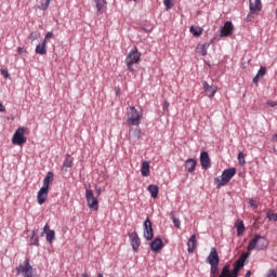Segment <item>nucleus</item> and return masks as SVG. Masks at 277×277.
<instances>
[{
    "instance_id": "f257e3e1",
    "label": "nucleus",
    "mask_w": 277,
    "mask_h": 277,
    "mask_svg": "<svg viewBox=\"0 0 277 277\" xmlns=\"http://www.w3.org/2000/svg\"><path fill=\"white\" fill-rule=\"evenodd\" d=\"M246 258L242 254L235 263L233 272H230V266L225 265L219 277H239V272L243 267Z\"/></svg>"
},
{
    "instance_id": "f03ea898",
    "label": "nucleus",
    "mask_w": 277,
    "mask_h": 277,
    "mask_svg": "<svg viewBox=\"0 0 277 277\" xmlns=\"http://www.w3.org/2000/svg\"><path fill=\"white\" fill-rule=\"evenodd\" d=\"M268 246L269 241L265 237L256 235L250 240L247 250L252 251L258 249V251L261 252V250H267Z\"/></svg>"
},
{
    "instance_id": "7ed1b4c3",
    "label": "nucleus",
    "mask_w": 277,
    "mask_h": 277,
    "mask_svg": "<svg viewBox=\"0 0 277 277\" xmlns=\"http://www.w3.org/2000/svg\"><path fill=\"white\" fill-rule=\"evenodd\" d=\"M235 174H237V169L235 168L225 169L222 172V175L214 180L216 189H220V187H224V185H227V183H230V179H233Z\"/></svg>"
},
{
    "instance_id": "20e7f679",
    "label": "nucleus",
    "mask_w": 277,
    "mask_h": 277,
    "mask_svg": "<svg viewBox=\"0 0 277 277\" xmlns=\"http://www.w3.org/2000/svg\"><path fill=\"white\" fill-rule=\"evenodd\" d=\"M140 60H142V53L137 50V48L131 50L126 57L128 70L133 71V64H138Z\"/></svg>"
},
{
    "instance_id": "39448f33",
    "label": "nucleus",
    "mask_w": 277,
    "mask_h": 277,
    "mask_svg": "<svg viewBox=\"0 0 277 277\" xmlns=\"http://www.w3.org/2000/svg\"><path fill=\"white\" fill-rule=\"evenodd\" d=\"M15 272L21 274L23 277H34V266H31L28 259L19 263V265L15 268Z\"/></svg>"
},
{
    "instance_id": "423d86ee",
    "label": "nucleus",
    "mask_w": 277,
    "mask_h": 277,
    "mask_svg": "<svg viewBox=\"0 0 277 277\" xmlns=\"http://www.w3.org/2000/svg\"><path fill=\"white\" fill-rule=\"evenodd\" d=\"M142 122V114L140 111L131 106L128 110V124H131V127H137Z\"/></svg>"
},
{
    "instance_id": "0eeeda50",
    "label": "nucleus",
    "mask_w": 277,
    "mask_h": 277,
    "mask_svg": "<svg viewBox=\"0 0 277 277\" xmlns=\"http://www.w3.org/2000/svg\"><path fill=\"white\" fill-rule=\"evenodd\" d=\"M87 205L92 211H98V198L94 196V190L85 189Z\"/></svg>"
},
{
    "instance_id": "6e6552de",
    "label": "nucleus",
    "mask_w": 277,
    "mask_h": 277,
    "mask_svg": "<svg viewBox=\"0 0 277 277\" xmlns=\"http://www.w3.org/2000/svg\"><path fill=\"white\" fill-rule=\"evenodd\" d=\"M250 13L247 15V22L252 23L254 16L252 14H259L261 11V0H249Z\"/></svg>"
},
{
    "instance_id": "1a4fd4ad",
    "label": "nucleus",
    "mask_w": 277,
    "mask_h": 277,
    "mask_svg": "<svg viewBox=\"0 0 277 277\" xmlns=\"http://www.w3.org/2000/svg\"><path fill=\"white\" fill-rule=\"evenodd\" d=\"M143 235L146 241H153V237H155L150 217H147L143 223Z\"/></svg>"
},
{
    "instance_id": "9d476101",
    "label": "nucleus",
    "mask_w": 277,
    "mask_h": 277,
    "mask_svg": "<svg viewBox=\"0 0 277 277\" xmlns=\"http://www.w3.org/2000/svg\"><path fill=\"white\" fill-rule=\"evenodd\" d=\"M27 142L25 137V128H18L12 137V143L16 144L17 146H23Z\"/></svg>"
},
{
    "instance_id": "9b49d317",
    "label": "nucleus",
    "mask_w": 277,
    "mask_h": 277,
    "mask_svg": "<svg viewBox=\"0 0 277 277\" xmlns=\"http://www.w3.org/2000/svg\"><path fill=\"white\" fill-rule=\"evenodd\" d=\"M233 31H235V26H233V22H226L224 26L221 28L220 38L233 36Z\"/></svg>"
},
{
    "instance_id": "f8f14e48",
    "label": "nucleus",
    "mask_w": 277,
    "mask_h": 277,
    "mask_svg": "<svg viewBox=\"0 0 277 277\" xmlns=\"http://www.w3.org/2000/svg\"><path fill=\"white\" fill-rule=\"evenodd\" d=\"M203 90L207 94V96H209V98H213V96H215L216 92H217V87L214 84H211L207 81H201Z\"/></svg>"
},
{
    "instance_id": "ddd939ff",
    "label": "nucleus",
    "mask_w": 277,
    "mask_h": 277,
    "mask_svg": "<svg viewBox=\"0 0 277 277\" xmlns=\"http://www.w3.org/2000/svg\"><path fill=\"white\" fill-rule=\"evenodd\" d=\"M44 235H47L48 243H53V241H55V230L49 228V224L44 225L41 237H44Z\"/></svg>"
},
{
    "instance_id": "4468645a",
    "label": "nucleus",
    "mask_w": 277,
    "mask_h": 277,
    "mask_svg": "<svg viewBox=\"0 0 277 277\" xmlns=\"http://www.w3.org/2000/svg\"><path fill=\"white\" fill-rule=\"evenodd\" d=\"M47 198H49V188L41 186L37 194V201L39 205H44V202H47Z\"/></svg>"
},
{
    "instance_id": "2eb2a0df",
    "label": "nucleus",
    "mask_w": 277,
    "mask_h": 277,
    "mask_svg": "<svg viewBox=\"0 0 277 277\" xmlns=\"http://www.w3.org/2000/svg\"><path fill=\"white\" fill-rule=\"evenodd\" d=\"M206 263H209V265H215L216 263H220V255L217 254V250H215V248L211 249Z\"/></svg>"
},
{
    "instance_id": "dca6fc26",
    "label": "nucleus",
    "mask_w": 277,
    "mask_h": 277,
    "mask_svg": "<svg viewBox=\"0 0 277 277\" xmlns=\"http://www.w3.org/2000/svg\"><path fill=\"white\" fill-rule=\"evenodd\" d=\"M200 163H201V167L205 170H209V168H211V158H209V153L201 151V154H200Z\"/></svg>"
},
{
    "instance_id": "f3484780",
    "label": "nucleus",
    "mask_w": 277,
    "mask_h": 277,
    "mask_svg": "<svg viewBox=\"0 0 277 277\" xmlns=\"http://www.w3.org/2000/svg\"><path fill=\"white\" fill-rule=\"evenodd\" d=\"M129 238L133 250L136 251L140 248V236L137 235V232L130 233Z\"/></svg>"
},
{
    "instance_id": "a211bd4d",
    "label": "nucleus",
    "mask_w": 277,
    "mask_h": 277,
    "mask_svg": "<svg viewBox=\"0 0 277 277\" xmlns=\"http://www.w3.org/2000/svg\"><path fill=\"white\" fill-rule=\"evenodd\" d=\"M163 249V240L161 238H155L154 241L150 242V250L153 252H159V250Z\"/></svg>"
},
{
    "instance_id": "6ab92c4d",
    "label": "nucleus",
    "mask_w": 277,
    "mask_h": 277,
    "mask_svg": "<svg viewBox=\"0 0 277 277\" xmlns=\"http://www.w3.org/2000/svg\"><path fill=\"white\" fill-rule=\"evenodd\" d=\"M72 161H75V158L67 154L62 166V172H68V168H72Z\"/></svg>"
},
{
    "instance_id": "aec40b11",
    "label": "nucleus",
    "mask_w": 277,
    "mask_h": 277,
    "mask_svg": "<svg viewBox=\"0 0 277 277\" xmlns=\"http://www.w3.org/2000/svg\"><path fill=\"white\" fill-rule=\"evenodd\" d=\"M35 52L37 55H47V39L37 44Z\"/></svg>"
},
{
    "instance_id": "412c9836",
    "label": "nucleus",
    "mask_w": 277,
    "mask_h": 277,
    "mask_svg": "<svg viewBox=\"0 0 277 277\" xmlns=\"http://www.w3.org/2000/svg\"><path fill=\"white\" fill-rule=\"evenodd\" d=\"M196 234H193L190 238L188 239L187 246H188V254H194V250H196Z\"/></svg>"
},
{
    "instance_id": "4be33fe9",
    "label": "nucleus",
    "mask_w": 277,
    "mask_h": 277,
    "mask_svg": "<svg viewBox=\"0 0 277 277\" xmlns=\"http://www.w3.org/2000/svg\"><path fill=\"white\" fill-rule=\"evenodd\" d=\"M95 8L100 14L107 10V0H95Z\"/></svg>"
},
{
    "instance_id": "5701e85b",
    "label": "nucleus",
    "mask_w": 277,
    "mask_h": 277,
    "mask_svg": "<svg viewBox=\"0 0 277 277\" xmlns=\"http://www.w3.org/2000/svg\"><path fill=\"white\" fill-rule=\"evenodd\" d=\"M196 160L195 159H187L185 162V170L186 172H194L196 170Z\"/></svg>"
},
{
    "instance_id": "b1692460",
    "label": "nucleus",
    "mask_w": 277,
    "mask_h": 277,
    "mask_svg": "<svg viewBox=\"0 0 277 277\" xmlns=\"http://www.w3.org/2000/svg\"><path fill=\"white\" fill-rule=\"evenodd\" d=\"M141 174L142 176H149L150 175V164L148 161H143L141 167Z\"/></svg>"
},
{
    "instance_id": "393cba45",
    "label": "nucleus",
    "mask_w": 277,
    "mask_h": 277,
    "mask_svg": "<svg viewBox=\"0 0 277 277\" xmlns=\"http://www.w3.org/2000/svg\"><path fill=\"white\" fill-rule=\"evenodd\" d=\"M53 172H48L45 177L43 179V185L42 187H45V189H49V185H51V183L53 182Z\"/></svg>"
},
{
    "instance_id": "a878e982",
    "label": "nucleus",
    "mask_w": 277,
    "mask_h": 277,
    "mask_svg": "<svg viewBox=\"0 0 277 277\" xmlns=\"http://www.w3.org/2000/svg\"><path fill=\"white\" fill-rule=\"evenodd\" d=\"M209 47H211V43L209 42L198 45L197 53H200V55L202 56L207 55V51H209Z\"/></svg>"
},
{
    "instance_id": "bb28decb",
    "label": "nucleus",
    "mask_w": 277,
    "mask_h": 277,
    "mask_svg": "<svg viewBox=\"0 0 277 277\" xmlns=\"http://www.w3.org/2000/svg\"><path fill=\"white\" fill-rule=\"evenodd\" d=\"M147 192H149L151 198H157V196H159V187L157 185H149Z\"/></svg>"
},
{
    "instance_id": "cd10ccee",
    "label": "nucleus",
    "mask_w": 277,
    "mask_h": 277,
    "mask_svg": "<svg viewBox=\"0 0 277 277\" xmlns=\"http://www.w3.org/2000/svg\"><path fill=\"white\" fill-rule=\"evenodd\" d=\"M237 234L243 235V230H246V226L243 225V221H238L236 225Z\"/></svg>"
},
{
    "instance_id": "c85d7f7f",
    "label": "nucleus",
    "mask_w": 277,
    "mask_h": 277,
    "mask_svg": "<svg viewBox=\"0 0 277 277\" xmlns=\"http://www.w3.org/2000/svg\"><path fill=\"white\" fill-rule=\"evenodd\" d=\"M189 31H190V34H193V36H195V38L202 36V30L200 28H196V27L192 26L189 28Z\"/></svg>"
},
{
    "instance_id": "c756f323",
    "label": "nucleus",
    "mask_w": 277,
    "mask_h": 277,
    "mask_svg": "<svg viewBox=\"0 0 277 277\" xmlns=\"http://www.w3.org/2000/svg\"><path fill=\"white\" fill-rule=\"evenodd\" d=\"M52 0H41L40 5L38 6L40 10H49V5H51Z\"/></svg>"
},
{
    "instance_id": "7c9ffc66",
    "label": "nucleus",
    "mask_w": 277,
    "mask_h": 277,
    "mask_svg": "<svg viewBox=\"0 0 277 277\" xmlns=\"http://www.w3.org/2000/svg\"><path fill=\"white\" fill-rule=\"evenodd\" d=\"M30 246H40V240L38 236H36V232H32V236L30 238Z\"/></svg>"
},
{
    "instance_id": "2f4dec72",
    "label": "nucleus",
    "mask_w": 277,
    "mask_h": 277,
    "mask_svg": "<svg viewBox=\"0 0 277 277\" xmlns=\"http://www.w3.org/2000/svg\"><path fill=\"white\" fill-rule=\"evenodd\" d=\"M211 265V275L215 276V274H220V263L210 264Z\"/></svg>"
},
{
    "instance_id": "473e14b6",
    "label": "nucleus",
    "mask_w": 277,
    "mask_h": 277,
    "mask_svg": "<svg viewBox=\"0 0 277 277\" xmlns=\"http://www.w3.org/2000/svg\"><path fill=\"white\" fill-rule=\"evenodd\" d=\"M238 161L240 166H246V154L243 151L238 154Z\"/></svg>"
},
{
    "instance_id": "72a5a7b5",
    "label": "nucleus",
    "mask_w": 277,
    "mask_h": 277,
    "mask_svg": "<svg viewBox=\"0 0 277 277\" xmlns=\"http://www.w3.org/2000/svg\"><path fill=\"white\" fill-rule=\"evenodd\" d=\"M266 72H267V67L262 66V67H260L256 76L260 77V79H261V78L265 77Z\"/></svg>"
},
{
    "instance_id": "f704fd0d",
    "label": "nucleus",
    "mask_w": 277,
    "mask_h": 277,
    "mask_svg": "<svg viewBox=\"0 0 277 277\" xmlns=\"http://www.w3.org/2000/svg\"><path fill=\"white\" fill-rule=\"evenodd\" d=\"M40 38V32L38 31H32L30 35H29V40H31V42L38 40Z\"/></svg>"
},
{
    "instance_id": "c9c22d12",
    "label": "nucleus",
    "mask_w": 277,
    "mask_h": 277,
    "mask_svg": "<svg viewBox=\"0 0 277 277\" xmlns=\"http://www.w3.org/2000/svg\"><path fill=\"white\" fill-rule=\"evenodd\" d=\"M163 4L166 5L167 10H172L174 6V0H163Z\"/></svg>"
},
{
    "instance_id": "e433bc0d",
    "label": "nucleus",
    "mask_w": 277,
    "mask_h": 277,
    "mask_svg": "<svg viewBox=\"0 0 277 277\" xmlns=\"http://www.w3.org/2000/svg\"><path fill=\"white\" fill-rule=\"evenodd\" d=\"M267 217L271 222H277V213H268Z\"/></svg>"
},
{
    "instance_id": "4c0bfd02",
    "label": "nucleus",
    "mask_w": 277,
    "mask_h": 277,
    "mask_svg": "<svg viewBox=\"0 0 277 277\" xmlns=\"http://www.w3.org/2000/svg\"><path fill=\"white\" fill-rule=\"evenodd\" d=\"M266 277H277V271L276 269H269L266 274Z\"/></svg>"
},
{
    "instance_id": "58836bf2",
    "label": "nucleus",
    "mask_w": 277,
    "mask_h": 277,
    "mask_svg": "<svg viewBox=\"0 0 277 277\" xmlns=\"http://www.w3.org/2000/svg\"><path fill=\"white\" fill-rule=\"evenodd\" d=\"M173 224H174L175 228H181V220L174 217L173 219Z\"/></svg>"
},
{
    "instance_id": "ea45409f",
    "label": "nucleus",
    "mask_w": 277,
    "mask_h": 277,
    "mask_svg": "<svg viewBox=\"0 0 277 277\" xmlns=\"http://www.w3.org/2000/svg\"><path fill=\"white\" fill-rule=\"evenodd\" d=\"M249 205L250 207H253V209H256L259 207L255 199H250Z\"/></svg>"
},
{
    "instance_id": "a19ab883",
    "label": "nucleus",
    "mask_w": 277,
    "mask_h": 277,
    "mask_svg": "<svg viewBox=\"0 0 277 277\" xmlns=\"http://www.w3.org/2000/svg\"><path fill=\"white\" fill-rule=\"evenodd\" d=\"M1 75H2V77H4V79H9L10 78V74L8 72L6 69H2L1 70Z\"/></svg>"
},
{
    "instance_id": "79ce46f5",
    "label": "nucleus",
    "mask_w": 277,
    "mask_h": 277,
    "mask_svg": "<svg viewBox=\"0 0 277 277\" xmlns=\"http://www.w3.org/2000/svg\"><path fill=\"white\" fill-rule=\"evenodd\" d=\"M51 38H53V32H47V35L43 39V40H45V44H47V40H51Z\"/></svg>"
},
{
    "instance_id": "37998d69",
    "label": "nucleus",
    "mask_w": 277,
    "mask_h": 277,
    "mask_svg": "<svg viewBox=\"0 0 277 277\" xmlns=\"http://www.w3.org/2000/svg\"><path fill=\"white\" fill-rule=\"evenodd\" d=\"M162 108H163V111H168V109H170V102H164Z\"/></svg>"
},
{
    "instance_id": "c03bdc74",
    "label": "nucleus",
    "mask_w": 277,
    "mask_h": 277,
    "mask_svg": "<svg viewBox=\"0 0 277 277\" xmlns=\"http://www.w3.org/2000/svg\"><path fill=\"white\" fill-rule=\"evenodd\" d=\"M102 188L101 186H95V194L96 196H101Z\"/></svg>"
},
{
    "instance_id": "a18cd8bd",
    "label": "nucleus",
    "mask_w": 277,
    "mask_h": 277,
    "mask_svg": "<svg viewBox=\"0 0 277 277\" xmlns=\"http://www.w3.org/2000/svg\"><path fill=\"white\" fill-rule=\"evenodd\" d=\"M268 107H277V102H268Z\"/></svg>"
},
{
    "instance_id": "49530a36",
    "label": "nucleus",
    "mask_w": 277,
    "mask_h": 277,
    "mask_svg": "<svg viewBox=\"0 0 277 277\" xmlns=\"http://www.w3.org/2000/svg\"><path fill=\"white\" fill-rule=\"evenodd\" d=\"M259 81H261V77L255 76V77L253 78V83H259Z\"/></svg>"
},
{
    "instance_id": "de8ad7c7",
    "label": "nucleus",
    "mask_w": 277,
    "mask_h": 277,
    "mask_svg": "<svg viewBox=\"0 0 277 277\" xmlns=\"http://www.w3.org/2000/svg\"><path fill=\"white\" fill-rule=\"evenodd\" d=\"M5 111V106H3V104L0 103V113Z\"/></svg>"
},
{
    "instance_id": "09e8293b",
    "label": "nucleus",
    "mask_w": 277,
    "mask_h": 277,
    "mask_svg": "<svg viewBox=\"0 0 277 277\" xmlns=\"http://www.w3.org/2000/svg\"><path fill=\"white\" fill-rule=\"evenodd\" d=\"M251 276H252V272L248 271V272L246 273V277H251Z\"/></svg>"
},
{
    "instance_id": "8fccbe9b",
    "label": "nucleus",
    "mask_w": 277,
    "mask_h": 277,
    "mask_svg": "<svg viewBox=\"0 0 277 277\" xmlns=\"http://www.w3.org/2000/svg\"><path fill=\"white\" fill-rule=\"evenodd\" d=\"M24 49L23 48H17V53H23Z\"/></svg>"
},
{
    "instance_id": "3c124183",
    "label": "nucleus",
    "mask_w": 277,
    "mask_h": 277,
    "mask_svg": "<svg viewBox=\"0 0 277 277\" xmlns=\"http://www.w3.org/2000/svg\"><path fill=\"white\" fill-rule=\"evenodd\" d=\"M273 142H277V134L273 136Z\"/></svg>"
},
{
    "instance_id": "603ef678",
    "label": "nucleus",
    "mask_w": 277,
    "mask_h": 277,
    "mask_svg": "<svg viewBox=\"0 0 277 277\" xmlns=\"http://www.w3.org/2000/svg\"><path fill=\"white\" fill-rule=\"evenodd\" d=\"M97 277H103V274H98Z\"/></svg>"
}]
</instances>
